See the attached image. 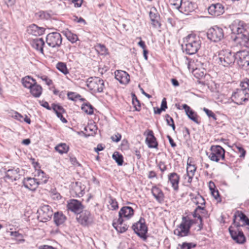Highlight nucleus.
I'll list each match as a JSON object with an SVG mask.
<instances>
[{
    "label": "nucleus",
    "instance_id": "f257e3e1",
    "mask_svg": "<svg viewBox=\"0 0 249 249\" xmlns=\"http://www.w3.org/2000/svg\"><path fill=\"white\" fill-rule=\"evenodd\" d=\"M185 51L188 54L192 55L196 53L200 49L201 41L198 36L195 35L190 34L184 39Z\"/></svg>",
    "mask_w": 249,
    "mask_h": 249
},
{
    "label": "nucleus",
    "instance_id": "f03ea898",
    "mask_svg": "<svg viewBox=\"0 0 249 249\" xmlns=\"http://www.w3.org/2000/svg\"><path fill=\"white\" fill-rule=\"evenodd\" d=\"M194 223V220L190 219L189 216H183L181 223L174 231V234L179 237L188 235L190 234V228Z\"/></svg>",
    "mask_w": 249,
    "mask_h": 249
},
{
    "label": "nucleus",
    "instance_id": "7ed1b4c3",
    "mask_svg": "<svg viewBox=\"0 0 249 249\" xmlns=\"http://www.w3.org/2000/svg\"><path fill=\"white\" fill-rule=\"evenodd\" d=\"M210 150L209 153H207V155L211 161L218 162L221 160H225V150L221 146L212 145Z\"/></svg>",
    "mask_w": 249,
    "mask_h": 249
},
{
    "label": "nucleus",
    "instance_id": "20e7f679",
    "mask_svg": "<svg viewBox=\"0 0 249 249\" xmlns=\"http://www.w3.org/2000/svg\"><path fill=\"white\" fill-rule=\"evenodd\" d=\"M236 58V53L235 54L229 50H222L219 53L220 63L224 67L233 65Z\"/></svg>",
    "mask_w": 249,
    "mask_h": 249
},
{
    "label": "nucleus",
    "instance_id": "39448f33",
    "mask_svg": "<svg viewBox=\"0 0 249 249\" xmlns=\"http://www.w3.org/2000/svg\"><path fill=\"white\" fill-rule=\"evenodd\" d=\"M231 29L233 34L243 35H249V26L244 21L239 20H234L230 26Z\"/></svg>",
    "mask_w": 249,
    "mask_h": 249
},
{
    "label": "nucleus",
    "instance_id": "423d86ee",
    "mask_svg": "<svg viewBox=\"0 0 249 249\" xmlns=\"http://www.w3.org/2000/svg\"><path fill=\"white\" fill-rule=\"evenodd\" d=\"M87 86L94 92H101L105 88L104 81L99 77H90L87 82Z\"/></svg>",
    "mask_w": 249,
    "mask_h": 249
},
{
    "label": "nucleus",
    "instance_id": "0eeeda50",
    "mask_svg": "<svg viewBox=\"0 0 249 249\" xmlns=\"http://www.w3.org/2000/svg\"><path fill=\"white\" fill-rule=\"evenodd\" d=\"M134 232L140 237L145 239L147 227L145 225V219L141 217L139 221L134 224L132 227Z\"/></svg>",
    "mask_w": 249,
    "mask_h": 249
},
{
    "label": "nucleus",
    "instance_id": "6e6552de",
    "mask_svg": "<svg viewBox=\"0 0 249 249\" xmlns=\"http://www.w3.org/2000/svg\"><path fill=\"white\" fill-rule=\"evenodd\" d=\"M62 38L61 35L57 32L51 33L46 36L47 44L51 47H59L62 44Z\"/></svg>",
    "mask_w": 249,
    "mask_h": 249
},
{
    "label": "nucleus",
    "instance_id": "1a4fd4ad",
    "mask_svg": "<svg viewBox=\"0 0 249 249\" xmlns=\"http://www.w3.org/2000/svg\"><path fill=\"white\" fill-rule=\"evenodd\" d=\"M207 36L212 41H219L224 37L223 30L221 28L215 26L209 29Z\"/></svg>",
    "mask_w": 249,
    "mask_h": 249
},
{
    "label": "nucleus",
    "instance_id": "9d476101",
    "mask_svg": "<svg viewBox=\"0 0 249 249\" xmlns=\"http://www.w3.org/2000/svg\"><path fill=\"white\" fill-rule=\"evenodd\" d=\"M236 59L238 66L244 70H249V53L243 51L236 53Z\"/></svg>",
    "mask_w": 249,
    "mask_h": 249
},
{
    "label": "nucleus",
    "instance_id": "9b49d317",
    "mask_svg": "<svg viewBox=\"0 0 249 249\" xmlns=\"http://www.w3.org/2000/svg\"><path fill=\"white\" fill-rule=\"evenodd\" d=\"M231 98L235 104L242 105L243 102L248 101L249 94L245 90L237 89L232 93Z\"/></svg>",
    "mask_w": 249,
    "mask_h": 249
},
{
    "label": "nucleus",
    "instance_id": "f8f14e48",
    "mask_svg": "<svg viewBox=\"0 0 249 249\" xmlns=\"http://www.w3.org/2000/svg\"><path fill=\"white\" fill-rule=\"evenodd\" d=\"M38 218L42 222L49 220L53 215V211L51 207L48 205H44L40 207L38 210Z\"/></svg>",
    "mask_w": 249,
    "mask_h": 249
},
{
    "label": "nucleus",
    "instance_id": "ddd939ff",
    "mask_svg": "<svg viewBox=\"0 0 249 249\" xmlns=\"http://www.w3.org/2000/svg\"><path fill=\"white\" fill-rule=\"evenodd\" d=\"M134 211L132 208L129 206H124L119 212V218L118 221L121 222L125 220H128L134 215Z\"/></svg>",
    "mask_w": 249,
    "mask_h": 249
},
{
    "label": "nucleus",
    "instance_id": "4468645a",
    "mask_svg": "<svg viewBox=\"0 0 249 249\" xmlns=\"http://www.w3.org/2000/svg\"><path fill=\"white\" fill-rule=\"evenodd\" d=\"M79 216L77 218L79 223L81 225L87 226L93 223V217L88 211H85L80 213Z\"/></svg>",
    "mask_w": 249,
    "mask_h": 249
},
{
    "label": "nucleus",
    "instance_id": "2eb2a0df",
    "mask_svg": "<svg viewBox=\"0 0 249 249\" xmlns=\"http://www.w3.org/2000/svg\"><path fill=\"white\" fill-rule=\"evenodd\" d=\"M231 227L229 229V232L232 239L237 243L239 244H243L246 241V237L241 231L232 230Z\"/></svg>",
    "mask_w": 249,
    "mask_h": 249
},
{
    "label": "nucleus",
    "instance_id": "dca6fc26",
    "mask_svg": "<svg viewBox=\"0 0 249 249\" xmlns=\"http://www.w3.org/2000/svg\"><path fill=\"white\" fill-rule=\"evenodd\" d=\"M209 14L214 16H219L224 12V6L219 3L211 4L208 8Z\"/></svg>",
    "mask_w": 249,
    "mask_h": 249
},
{
    "label": "nucleus",
    "instance_id": "f3484780",
    "mask_svg": "<svg viewBox=\"0 0 249 249\" xmlns=\"http://www.w3.org/2000/svg\"><path fill=\"white\" fill-rule=\"evenodd\" d=\"M144 135L146 136L145 142L149 148H157L158 144L152 130H147Z\"/></svg>",
    "mask_w": 249,
    "mask_h": 249
},
{
    "label": "nucleus",
    "instance_id": "a211bd4d",
    "mask_svg": "<svg viewBox=\"0 0 249 249\" xmlns=\"http://www.w3.org/2000/svg\"><path fill=\"white\" fill-rule=\"evenodd\" d=\"M67 208L68 210L77 214L81 213L83 208L81 203L75 199L71 200L68 203Z\"/></svg>",
    "mask_w": 249,
    "mask_h": 249
},
{
    "label": "nucleus",
    "instance_id": "6ab92c4d",
    "mask_svg": "<svg viewBox=\"0 0 249 249\" xmlns=\"http://www.w3.org/2000/svg\"><path fill=\"white\" fill-rule=\"evenodd\" d=\"M115 77L121 84H127L130 81L129 75L125 71L118 70L115 71Z\"/></svg>",
    "mask_w": 249,
    "mask_h": 249
},
{
    "label": "nucleus",
    "instance_id": "aec40b11",
    "mask_svg": "<svg viewBox=\"0 0 249 249\" xmlns=\"http://www.w3.org/2000/svg\"><path fill=\"white\" fill-rule=\"evenodd\" d=\"M196 169V167L195 165L191 164L190 163H187L186 174L184 175V178L187 180L188 183H191L192 182Z\"/></svg>",
    "mask_w": 249,
    "mask_h": 249
},
{
    "label": "nucleus",
    "instance_id": "412c9836",
    "mask_svg": "<svg viewBox=\"0 0 249 249\" xmlns=\"http://www.w3.org/2000/svg\"><path fill=\"white\" fill-rule=\"evenodd\" d=\"M19 169H9L5 172L4 179L6 181H13L17 180L19 176Z\"/></svg>",
    "mask_w": 249,
    "mask_h": 249
},
{
    "label": "nucleus",
    "instance_id": "4be33fe9",
    "mask_svg": "<svg viewBox=\"0 0 249 249\" xmlns=\"http://www.w3.org/2000/svg\"><path fill=\"white\" fill-rule=\"evenodd\" d=\"M23 183L25 188L32 191H35L39 185L35 178H24Z\"/></svg>",
    "mask_w": 249,
    "mask_h": 249
},
{
    "label": "nucleus",
    "instance_id": "5701e85b",
    "mask_svg": "<svg viewBox=\"0 0 249 249\" xmlns=\"http://www.w3.org/2000/svg\"><path fill=\"white\" fill-rule=\"evenodd\" d=\"M168 180L172 185L175 191L178 190V183L180 179L179 176L176 173L173 172L168 175Z\"/></svg>",
    "mask_w": 249,
    "mask_h": 249
},
{
    "label": "nucleus",
    "instance_id": "b1692460",
    "mask_svg": "<svg viewBox=\"0 0 249 249\" xmlns=\"http://www.w3.org/2000/svg\"><path fill=\"white\" fill-rule=\"evenodd\" d=\"M45 30L43 27H38L35 24L30 25L27 28L28 33L35 36L42 35L44 34Z\"/></svg>",
    "mask_w": 249,
    "mask_h": 249
},
{
    "label": "nucleus",
    "instance_id": "393cba45",
    "mask_svg": "<svg viewBox=\"0 0 249 249\" xmlns=\"http://www.w3.org/2000/svg\"><path fill=\"white\" fill-rule=\"evenodd\" d=\"M178 10L180 12L188 15L189 13L193 11L194 8L193 4L191 2L185 1L182 3Z\"/></svg>",
    "mask_w": 249,
    "mask_h": 249
},
{
    "label": "nucleus",
    "instance_id": "a878e982",
    "mask_svg": "<svg viewBox=\"0 0 249 249\" xmlns=\"http://www.w3.org/2000/svg\"><path fill=\"white\" fill-rule=\"evenodd\" d=\"M151 192L157 201L160 203L163 201L164 198V194L160 188L156 186L153 187L151 189Z\"/></svg>",
    "mask_w": 249,
    "mask_h": 249
},
{
    "label": "nucleus",
    "instance_id": "bb28decb",
    "mask_svg": "<svg viewBox=\"0 0 249 249\" xmlns=\"http://www.w3.org/2000/svg\"><path fill=\"white\" fill-rule=\"evenodd\" d=\"M44 44V41L42 38L34 39L31 42L32 47L42 54H44L43 46Z\"/></svg>",
    "mask_w": 249,
    "mask_h": 249
},
{
    "label": "nucleus",
    "instance_id": "cd10ccee",
    "mask_svg": "<svg viewBox=\"0 0 249 249\" xmlns=\"http://www.w3.org/2000/svg\"><path fill=\"white\" fill-rule=\"evenodd\" d=\"M182 108L184 109L186 114L189 119L194 121L197 124H199V122L196 118V114L186 104L182 105Z\"/></svg>",
    "mask_w": 249,
    "mask_h": 249
},
{
    "label": "nucleus",
    "instance_id": "c85d7f7f",
    "mask_svg": "<svg viewBox=\"0 0 249 249\" xmlns=\"http://www.w3.org/2000/svg\"><path fill=\"white\" fill-rule=\"evenodd\" d=\"M124 221L119 222L118 221V218L114 219L112 225L116 230L120 233H123L125 232L128 229V226L125 224H123Z\"/></svg>",
    "mask_w": 249,
    "mask_h": 249
},
{
    "label": "nucleus",
    "instance_id": "c756f323",
    "mask_svg": "<svg viewBox=\"0 0 249 249\" xmlns=\"http://www.w3.org/2000/svg\"><path fill=\"white\" fill-rule=\"evenodd\" d=\"M30 92L31 95L35 97H39L42 92V88L41 86L35 83V84L30 89Z\"/></svg>",
    "mask_w": 249,
    "mask_h": 249
},
{
    "label": "nucleus",
    "instance_id": "7c9ffc66",
    "mask_svg": "<svg viewBox=\"0 0 249 249\" xmlns=\"http://www.w3.org/2000/svg\"><path fill=\"white\" fill-rule=\"evenodd\" d=\"M35 176L39 185L46 183L48 179L45 173L41 170H37Z\"/></svg>",
    "mask_w": 249,
    "mask_h": 249
},
{
    "label": "nucleus",
    "instance_id": "2f4dec72",
    "mask_svg": "<svg viewBox=\"0 0 249 249\" xmlns=\"http://www.w3.org/2000/svg\"><path fill=\"white\" fill-rule=\"evenodd\" d=\"M235 39L241 46L246 48H249V35H243L240 34V36H236Z\"/></svg>",
    "mask_w": 249,
    "mask_h": 249
},
{
    "label": "nucleus",
    "instance_id": "473e14b6",
    "mask_svg": "<svg viewBox=\"0 0 249 249\" xmlns=\"http://www.w3.org/2000/svg\"><path fill=\"white\" fill-rule=\"evenodd\" d=\"M66 220V217L61 212H57L54 213L53 216V220L57 226L64 224Z\"/></svg>",
    "mask_w": 249,
    "mask_h": 249
},
{
    "label": "nucleus",
    "instance_id": "72a5a7b5",
    "mask_svg": "<svg viewBox=\"0 0 249 249\" xmlns=\"http://www.w3.org/2000/svg\"><path fill=\"white\" fill-rule=\"evenodd\" d=\"M36 83V80L30 76H27L22 79L23 86L27 89H30Z\"/></svg>",
    "mask_w": 249,
    "mask_h": 249
},
{
    "label": "nucleus",
    "instance_id": "f704fd0d",
    "mask_svg": "<svg viewBox=\"0 0 249 249\" xmlns=\"http://www.w3.org/2000/svg\"><path fill=\"white\" fill-rule=\"evenodd\" d=\"M55 149L59 153L62 154L68 152L69 147L65 143H61L55 147Z\"/></svg>",
    "mask_w": 249,
    "mask_h": 249
},
{
    "label": "nucleus",
    "instance_id": "c9c22d12",
    "mask_svg": "<svg viewBox=\"0 0 249 249\" xmlns=\"http://www.w3.org/2000/svg\"><path fill=\"white\" fill-rule=\"evenodd\" d=\"M73 191L78 196H81L84 194V188L81 186V183L76 182L73 186Z\"/></svg>",
    "mask_w": 249,
    "mask_h": 249
},
{
    "label": "nucleus",
    "instance_id": "e433bc0d",
    "mask_svg": "<svg viewBox=\"0 0 249 249\" xmlns=\"http://www.w3.org/2000/svg\"><path fill=\"white\" fill-rule=\"evenodd\" d=\"M193 202L196 205L203 207L205 204V200L204 198L199 194H197L195 197L192 198Z\"/></svg>",
    "mask_w": 249,
    "mask_h": 249
},
{
    "label": "nucleus",
    "instance_id": "4c0bfd02",
    "mask_svg": "<svg viewBox=\"0 0 249 249\" xmlns=\"http://www.w3.org/2000/svg\"><path fill=\"white\" fill-rule=\"evenodd\" d=\"M108 203L110 206V210H114L118 208V204L115 198L109 196L108 198Z\"/></svg>",
    "mask_w": 249,
    "mask_h": 249
},
{
    "label": "nucleus",
    "instance_id": "58836bf2",
    "mask_svg": "<svg viewBox=\"0 0 249 249\" xmlns=\"http://www.w3.org/2000/svg\"><path fill=\"white\" fill-rule=\"evenodd\" d=\"M198 211H201V213H204L205 211V207L198 206L193 213V216L194 217H197L200 220V223L202 224V218L199 213H197Z\"/></svg>",
    "mask_w": 249,
    "mask_h": 249
},
{
    "label": "nucleus",
    "instance_id": "ea45409f",
    "mask_svg": "<svg viewBox=\"0 0 249 249\" xmlns=\"http://www.w3.org/2000/svg\"><path fill=\"white\" fill-rule=\"evenodd\" d=\"M56 68L64 74H67L69 73V71L65 63L61 62H58L56 65Z\"/></svg>",
    "mask_w": 249,
    "mask_h": 249
},
{
    "label": "nucleus",
    "instance_id": "a19ab883",
    "mask_svg": "<svg viewBox=\"0 0 249 249\" xmlns=\"http://www.w3.org/2000/svg\"><path fill=\"white\" fill-rule=\"evenodd\" d=\"M67 38L72 43H74L78 39L76 35L72 33L70 31H67L65 33Z\"/></svg>",
    "mask_w": 249,
    "mask_h": 249
},
{
    "label": "nucleus",
    "instance_id": "79ce46f5",
    "mask_svg": "<svg viewBox=\"0 0 249 249\" xmlns=\"http://www.w3.org/2000/svg\"><path fill=\"white\" fill-rule=\"evenodd\" d=\"M82 110L88 114H92L93 113V108L90 104L83 105L81 107Z\"/></svg>",
    "mask_w": 249,
    "mask_h": 249
},
{
    "label": "nucleus",
    "instance_id": "37998d69",
    "mask_svg": "<svg viewBox=\"0 0 249 249\" xmlns=\"http://www.w3.org/2000/svg\"><path fill=\"white\" fill-rule=\"evenodd\" d=\"M96 50L102 55L107 54V49L104 45L98 44L96 46Z\"/></svg>",
    "mask_w": 249,
    "mask_h": 249
},
{
    "label": "nucleus",
    "instance_id": "c03bdc74",
    "mask_svg": "<svg viewBox=\"0 0 249 249\" xmlns=\"http://www.w3.org/2000/svg\"><path fill=\"white\" fill-rule=\"evenodd\" d=\"M10 235L14 237V239L19 242H24V240L23 239V235L22 234L19 233L18 231H11Z\"/></svg>",
    "mask_w": 249,
    "mask_h": 249
},
{
    "label": "nucleus",
    "instance_id": "a18cd8bd",
    "mask_svg": "<svg viewBox=\"0 0 249 249\" xmlns=\"http://www.w3.org/2000/svg\"><path fill=\"white\" fill-rule=\"evenodd\" d=\"M132 104L135 108V110L140 111L141 109L140 103L135 94L133 95Z\"/></svg>",
    "mask_w": 249,
    "mask_h": 249
},
{
    "label": "nucleus",
    "instance_id": "49530a36",
    "mask_svg": "<svg viewBox=\"0 0 249 249\" xmlns=\"http://www.w3.org/2000/svg\"><path fill=\"white\" fill-rule=\"evenodd\" d=\"M112 158L119 165H122L123 164V158L121 155H119L118 153L116 154H113Z\"/></svg>",
    "mask_w": 249,
    "mask_h": 249
},
{
    "label": "nucleus",
    "instance_id": "de8ad7c7",
    "mask_svg": "<svg viewBox=\"0 0 249 249\" xmlns=\"http://www.w3.org/2000/svg\"><path fill=\"white\" fill-rule=\"evenodd\" d=\"M241 87V89L249 90V79L248 78L244 79L240 83Z\"/></svg>",
    "mask_w": 249,
    "mask_h": 249
},
{
    "label": "nucleus",
    "instance_id": "09e8293b",
    "mask_svg": "<svg viewBox=\"0 0 249 249\" xmlns=\"http://www.w3.org/2000/svg\"><path fill=\"white\" fill-rule=\"evenodd\" d=\"M36 16L39 17L41 19H48L50 16L49 14L44 12L40 11L36 14Z\"/></svg>",
    "mask_w": 249,
    "mask_h": 249
},
{
    "label": "nucleus",
    "instance_id": "8fccbe9b",
    "mask_svg": "<svg viewBox=\"0 0 249 249\" xmlns=\"http://www.w3.org/2000/svg\"><path fill=\"white\" fill-rule=\"evenodd\" d=\"M235 147L237 149L238 153L240 154L239 157L244 158L246 154V150L240 145H235Z\"/></svg>",
    "mask_w": 249,
    "mask_h": 249
},
{
    "label": "nucleus",
    "instance_id": "3c124183",
    "mask_svg": "<svg viewBox=\"0 0 249 249\" xmlns=\"http://www.w3.org/2000/svg\"><path fill=\"white\" fill-rule=\"evenodd\" d=\"M203 110L209 117H212L214 120H216V117L215 115L212 110H209L205 107L203 108Z\"/></svg>",
    "mask_w": 249,
    "mask_h": 249
},
{
    "label": "nucleus",
    "instance_id": "603ef678",
    "mask_svg": "<svg viewBox=\"0 0 249 249\" xmlns=\"http://www.w3.org/2000/svg\"><path fill=\"white\" fill-rule=\"evenodd\" d=\"M169 1L170 3L175 6V8L178 10L183 2L182 0H169Z\"/></svg>",
    "mask_w": 249,
    "mask_h": 249
},
{
    "label": "nucleus",
    "instance_id": "864d4df0",
    "mask_svg": "<svg viewBox=\"0 0 249 249\" xmlns=\"http://www.w3.org/2000/svg\"><path fill=\"white\" fill-rule=\"evenodd\" d=\"M53 109L55 112H62L64 113L65 112L64 109L60 106L53 104Z\"/></svg>",
    "mask_w": 249,
    "mask_h": 249
},
{
    "label": "nucleus",
    "instance_id": "5fc2aeb1",
    "mask_svg": "<svg viewBox=\"0 0 249 249\" xmlns=\"http://www.w3.org/2000/svg\"><path fill=\"white\" fill-rule=\"evenodd\" d=\"M51 196L54 200H59L61 198L60 194L56 191H53L51 193Z\"/></svg>",
    "mask_w": 249,
    "mask_h": 249
},
{
    "label": "nucleus",
    "instance_id": "6e6d98bb",
    "mask_svg": "<svg viewBox=\"0 0 249 249\" xmlns=\"http://www.w3.org/2000/svg\"><path fill=\"white\" fill-rule=\"evenodd\" d=\"M151 24L155 28L159 29L160 27L161 24L160 22V19H156L151 21Z\"/></svg>",
    "mask_w": 249,
    "mask_h": 249
},
{
    "label": "nucleus",
    "instance_id": "4d7b16f0",
    "mask_svg": "<svg viewBox=\"0 0 249 249\" xmlns=\"http://www.w3.org/2000/svg\"><path fill=\"white\" fill-rule=\"evenodd\" d=\"M40 78L43 81H45L46 84L48 86H50L53 84L52 80L48 78L46 75L41 76Z\"/></svg>",
    "mask_w": 249,
    "mask_h": 249
},
{
    "label": "nucleus",
    "instance_id": "13d9d810",
    "mask_svg": "<svg viewBox=\"0 0 249 249\" xmlns=\"http://www.w3.org/2000/svg\"><path fill=\"white\" fill-rule=\"evenodd\" d=\"M70 162L72 164L76 166H80L81 164L78 162L77 159L74 157H70Z\"/></svg>",
    "mask_w": 249,
    "mask_h": 249
},
{
    "label": "nucleus",
    "instance_id": "bf43d9fd",
    "mask_svg": "<svg viewBox=\"0 0 249 249\" xmlns=\"http://www.w3.org/2000/svg\"><path fill=\"white\" fill-rule=\"evenodd\" d=\"M158 167L161 172H164L167 169L166 165L165 163L162 161H160L158 163Z\"/></svg>",
    "mask_w": 249,
    "mask_h": 249
},
{
    "label": "nucleus",
    "instance_id": "052dcab7",
    "mask_svg": "<svg viewBox=\"0 0 249 249\" xmlns=\"http://www.w3.org/2000/svg\"><path fill=\"white\" fill-rule=\"evenodd\" d=\"M121 135L119 133H117L114 135L111 136V139L113 142H118L121 139Z\"/></svg>",
    "mask_w": 249,
    "mask_h": 249
},
{
    "label": "nucleus",
    "instance_id": "680f3d73",
    "mask_svg": "<svg viewBox=\"0 0 249 249\" xmlns=\"http://www.w3.org/2000/svg\"><path fill=\"white\" fill-rule=\"evenodd\" d=\"M160 107L161 110H163V111H165V109L167 108V102L165 98H164L162 99Z\"/></svg>",
    "mask_w": 249,
    "mask_h": 249
},
{
    "label": "nucleus",
    "instance_id": "e2e57ef3",
    "mask_svg": "<svg viewBox=\"0 0 249 249\" xmlns=\"http://www.w3.org/2000/svg\"><path fill=\"white\" fill-rule=\"evenodd\" d=\"M165 118L167 124L170 126L171 124L174 123L173 119L168 114H166Z\"/></svg>",
    "mask_w": 249,
    "mask_h": 249
},
{
    "label": "nucleus",
    "instance_id": "0e129e2a",
    "mask_svg": "<svg viewBox=\"0 0 249 249\" xmlns=\"http://www.w3.org/2000/svg\"><path fill=\"white\" fill-rule=\"evenodd\" d=\"M149 17L151 19V21L153 20L156 19H160V17L157 14L153 13L152 12H150L149 13Z\"/></svg>",
    "mask_w": 249,
    "mask_h": 249
},
{
    "label": "nucleus",
    "instance_id": "69168bd1",
    "mask_svg": "<svg viewBox=\"0 0 249 249\" xmlns=\"http://www.w3.org/2000/svg\"><path fill=\"white\" fill-rule=\"evenodd\" d=\"M72 2L74 4L75 7H79L82 5L83 0H72Z\"/></svg>",
    "mask_w": 249,
    "mask_h": 249
},
{
    "label": "nucleus",
    "instance_id": "338daca9",
    "mask_svg": "<svg viewBox=\"0 0 249 249\" xmlns=\"http://www.w3.org/2000/svg\"><path fill=\"white\" fill-rule=\"evenodd\" d=\"M55 113H56L57 117L60 118L62 122H63V123H67V120L65 118H64L63 117V115H62V113H63L62 112H55Z\"/></svg>",
    "mask_w": 249,
    "mask_h": 249
},
{
    "label": "nucleus",
    "instance_id": "774afa93",
    "mask_svg": "<svg viewBox=\"0 0 249 249\" xmlns=\"http://www.w3.org/2000/svg\"><path fill=\"white\" fill-rule=\"evenodd\" d=\"M211 194L213 195V196L215 198L217 199L218 197L219 196V194L218 190H215V189L212 190L211 191Z\"/></svg>",
    "mask_w": 249,
    "mask_h": 249
}]
</instances>
